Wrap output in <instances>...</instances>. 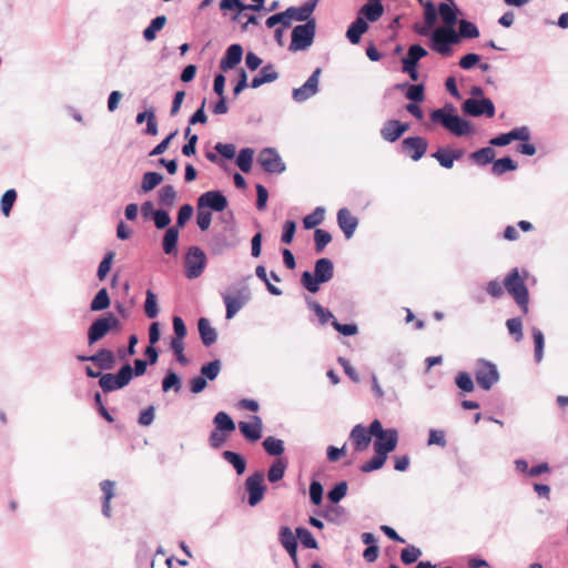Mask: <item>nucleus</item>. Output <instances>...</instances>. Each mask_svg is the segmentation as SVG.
<instances>
[{
	"instance_id": "obj_1",
	"label": "nucleus",
	"mask_w": 568,
	"mask_h": 568,
	"mask_svg": "<svg viewBox=\"0 0 568 568\" xmlns=\"http://www.w3.org/2000/svg\"><path fill=\"white\" fill-rule=\"evenodd\" d=\"M429 119L432 123L442 125L450 134L458 138L475 133L471 122L458 115L456 106L449 102L442 108L432 110Z\"/></svg>"
},
{
	"instance_id": "obj_2",
	"label": "nucleus",
	"mask_w": 568,
	"mask_h": 568,
	"mask_svg": "<svg viewBox=\"0 0 568 568\" xmlns=\"http://www.w3.org/2000/svg\"><path fill=\"white\" fill-rule=\"evenodd\" d=\"M221 296L226 307L225 317L231 320L248 303L252 293L250 286H229L221 292Z\"/></svg>"
},
{
	"instance_id": "obj_3",
	"label": "nucleus",
	"mask_w": 568,
	"mask_h": 568,
	"mask_svg": "<svg viewBox=\"0 0 568 568\" xmlns=\"http://www.w3.org/2000/svg\"><path fill=\"white\" fill-rule=\"evenodd\" d=\"M316 34V20L311 19L305 23L295 26L291 33V43L288 50L291 52L305 51L314 42Z\"/></svg>"
},
{
	"instance_id": "obj_4",
	"label": "nucleus",
	"mask_w": 568,
	"mask_h": 568,
	"mask_svg": "<svg viewBox=\"0 0 568 568\" xmlns=\"http://www.w3.org/2000/svg\"><path fill=\"white\" fill-rule=\"evenodd\" d=\"M133 377V369L130 364L123 365L118 373L101 375L99 385L104 393L113 392L126 386Z\"/></svg>"
},
{
	"instance_id": "obj_5",
	"label": "nucleus",
	"mask_w": 568,
	"mask_h": 568,
	"mask_svg": "<svg viewBox=\"0 0 568 568\" xmlns=\"http://www.w3.org/2000/svg\"><path fill=\"white\" fill-rule=\"evenodd\" d=\"M475 377L481 389L489 390L499 381V373L494 363L480 358L477 361Z\"/></svg>"
},
{
	"instance_id": "obj_6",
	"label": "nucleus",
	"mask_w": 568,
	"mask_h": 568,
	"mask_svg": "<svg viewBox=\"0 0 568 568\" xmlns=\"http://www.w3.org/2000/svg\"><path fill=\"white\" fill-rule=\"evenodd\" d=\"M462 112L467 116L479 118L486 115L487 118H493L496 109L489 98H468L462 103Z\"/></svg>"
},
{
	"instance_id": "obj_7",
	"label": "nucleus",
	"mask_w": 568,
	"mask_h": 568,
	"mask_svg": "<svg viewBox=\"0 0 568 568\" xmlns=\"http://www.w3.org/2000/svg\"><path fill=\"white\" fill-rule=\"evenodd\" d=\"M257 162L268 174H281L286 170L280 153L274 148L263 149L257 156Z\"/></svg>"
},
{
	"instance_id": "obj_8",
	"label": "nucleus",
	"mask_w": 568,
	"mask_h": 568,
	"mask_svg": "<svg viewBox=\"0 0 568 568\" xmlns=\"http://www.w3.org/2000/svg\"><path fill=\"white\" fill-rule=\"evenodd\" d=\"M206 262L205 253L199 246H191L185 256V275L189 280H194L201 275Z\"/></svg>"
},
{
	"instance_id": "obj_9",
	"label": "nucleus",
	"mask_w": 568,
	"mask_h": 568,
	"mask_svg": "<svg viewBox=\"0 0 568 568\" xmlns=\"http://www.w3.org/2000/svg\"><path fill=\"white\" fill-rule=\"evenodd\" d=\"M428 142L423 136H407L399 144V152L413 161H419L427 152Z\"/></svg>"
},
{
	"instance_id": "obj_10",
	"label": "nucleus",
	"mask_w": 568,
	"mask_h": 568,
	"mask_svg": "<svg viewBox=\"0 0 568 568\" xmlns=\"http://www.w3.org/2000/svg\"><path fill=\"white\" fill-rule=\"evenodd\" d=\"M245 490L247 493V504L252 507L256 506L264 497L266 486L264 484V474L255 471L245 480Z\"/></svg>"
},
{
	"instance_id": "obj_11",
	"label": "nucleus",
	"mask_w": 568,
	"mask_h": 568,
	"mask_svg": "<svg viewBox=\"0 0 568 568\" xmlns=\"http://www.w3.org/2000/svg\"><path fill=\"white\" fill-rule=\"evenodd\" d=\"M321 68H316L303 85L292 91V98L295 102L302 103L314 97L318 92Z\"/></svg>"
},
{
	"instance_id": "obj_12",
	"label": "nucleus",
	"mask_w": 568,
	"mask_h": 568,
	"mask_svg": "<svg viewBox=\"0 0 568 568\" xmlns=\"http://www.w3.org/2000/svg\"><path fill=\"white\" fill-rule=\"evenodd\" d=\"M196 203L210 212H223L229 205L227 197L220 190H211L202 193L197 197Z\"/></svg>"
},
{
	"instance_id": "obj_13",
	"label": "nucleus",
	"mask_w": 568,
	"mask_h": 568,
	"mask_svg": "<svg viewBox=\"0 0 568 568\" xmlns=\"http://www.w3.org/2000/svg\"><path fill=\"white\" fill-rule=\"evenodd\" d=\"M118 324L116 317L113 315L100 317L95 320L91 326L89 327L88 332V339L89 344L93 345L98 341H100L102 337H104L108 332L112 328V326H115Z\"/></svg>"
},
{
	"instance_id": "obj_14",
	"label": "nucleus",
	"mask_w": 568,
	"mask_h": 568,
	"mask_svg": "<svg viewBox=\"0 0 568 568\" xmlns=\"http://www.w3.org/2000/svg\"><path fill=\"white\" fill-rule=\"evenodd\" d=\"M146 219L152 220L158 230L169 229L172 221L166 209H154L153 203L150 201H144V220Z\"/></svg>"
},
{
	"instance_id": "obj_15",
	"label": "nucleus",
	"mask_w": 568,
	"mask_h": 568,
	"mask_svg": "<svg viewBox=\"0 0 568 568\" xmlns=\"http://www.w3.org/2000/svg\"><path fill=\"white\" fill-rule=\"evenodd\" d=\"M424 7V21L425 24L420 26L416 23L414 26V31L419 36H428L429 31L433 29L438 18V7L436 8L435 3L430 0H423L420 3Z\"/></svg>"
},
{
	"instance_id": "obj_16",
	"label": "nucleus",
	"mask_w": 568,
	"mask_h": 568,
	"mask_svg": "<svg viewBox=\"0 0 568 568\" xmlns=\"http://www.w3.org/2000/svg\"><path fill=\"white\" fill-rule=\"evenodd\" d=\"M78 361L80 362H93L95 363L101 369L110 371L115 367L116 365V356L114 353L110 349L102 348L94 355H78Z\"/></svg>"
},
{
	"instance_id": "obj_17",
	"label": "nucleus",
	"mask_w": 568,
	"mask_h": 568,
	"mask_svg": "<svg viewBox=\"0 0 568 568\" xmlns=\"http://www.w3.org/2000/svg\"><path fill=\"white\" fill-rule=\"evenodd\" d=\"M409 130V124L400 122L399 120H387L381 129V136L383 140L394 143Z\"/></svg>"
},
{
	"instance_id": "obj_18",
	"label": "nucleus",
	"mask_w": 568,
	"mask_h": 568,
	"mask_svg": "<svg viewBox=\"0 0 568 568\" xmlns=\"http://www.w3.org/2000/svg\"><path fill=\"white\" fill-rule=\"evenodd\" d=\"M240 433L248 442H257L262 437L263 422L257 415L251 416V422L239 423Z\"/></svg>"
},
{
	"instance_id": "obj_19",
	"label": "nucleus",
	"mask_w": 568,
	"mask_h": 568,
	"mask_svg": "<svg viewBox=\"0 0 568 568\" xmlns=\"http://www.w3.org/2000/svg\"><path fill=\"white\" fill-rule=\"evenodd\" d=\"M336 217L344 236L347 240L351 239L358 226V219L354 216L347 207L339 209Z\"/></svg>"
},
{
	"instance_id": "obj_20",
	"label": "nucleus",
	"mask_w": 568,
	"mask_h": 568,
	"mask_svg": "<svg viewBox=\"0 0 568 568\" xmlns=\"http://www.w3.org/2000/svg\"><path fill=\"white\" fill-rule=\"evenodd\" d=\"M438 12L444 23L443 28H452L459 22L458 17L462 11L455 3V0H452V2H440L438 4Z\"/></svg>"
},
{
	"instance_id": "obj_21",
	"label": "nucleus",
	"mask_w": 568,
	"mask_h": 568,
	"mask_svg": "<svg viewBox=\"0 0 568 568\" xmlns=\"http://www.w3.org/2000/svg\"><path fill=\"white\" fill-rule=\"evenodd\" d=\"M243 58V48L239 43L231 44L220 61V69L222 72H227L234 69Z\"/></svg>"
},
{
	"instance_id": "obj_22",
	"label": "nucleus",
	"mask_w": 568,
	"mask_h": 568,
	"mask_svg": "<svg viewBox=\"0 0 568 568\" xmlns=\"http://www.w3.org/2000/svg\"><path fill=\"white\" fill-rule=\"evenodd\" d=\"M398 443V432L395 428H388L387 433L375 439L374 450L387 456L395 450Z\"/></svg>"
},
{
	"instance_id": "obj_23",
	"label": "nucleus",
	"mask_w": 568,
	"mask_h": 568,
	"mask_svg": "<svg viewBox=\"0 0 568 568\" xmlns=\"http://www.w3.org/2000/svg\"><path fill=\"white\" fill-rule=\"evenodd\" d=\"M427 37H429V47L433 51L443 57L452 55L453 49H449L446 36L443 33L442 28H437L435 30L432 29Z\"/></svg>"
},
{
	"instance_id": "obj_24",
	"label": "nucleus",
	"mask_w": 568,
	"mask_h": 568,
	"mask_svg": "<svg viewBox=\"0 0 568 568\" xmlns=\"http://www.w3.org/2000/svg\"><path fill=\"white\" fill-rule=\"evenodd\" d=\"M317 4V0H307L300 7H288L286 11L293 21L306 22L307 20L313 19L312 13L315 10Z\"/></svg>"
},
{
	"instance_id": "obj_25",
	"label": "nucleus",
	"mask_w": 568,
	"mask_h": 568,
	"mask_svg": "<svg viewBox=\"0 0 568 568\" xmlns=\"http://www.w3.org/2000/svg\"><path fill=\"white\" fill-rule=\"evenodd\" d=\"M314 275L318 284L331 281L334 275V264L332 260L327 257L318 258L314 265Z\"/></svg>"
},
{
	"instance_id": "obj_26",
	"label": "nucleus",
	"mask_w": 568,
	"mask_h": 568,
	"mask_svg": "<svg viewBox=\"0 0 568 568\" xmlns=\"http://www.w3.org/2000/svg\"><path fill=\"white\" fill-rule=\"evenodd\" d=\"M278 77H280V74L275 70V67L272 63H267L264 67H262L260 73L257 75L253 77V79L250 82V87L252 89H257L265 83H271V82L276 81L278 79Z\"/></svg>"
},
{
	"instance_id": "obj_27",
	"label": "nucleus",
	"mask_w": 568,
	"mask_h": 568,
	"mask_svg": "<svg viewBox=\"0 0 568 568\" xmlns=\"http://www.w3.org/2000/svg\"><path fill=\"white\" fill-rule=\"evenodd\" d=\"M349 438L353 442L356 452L365 450L372 440L367 429L361 424L353 427Z\"/></svg>"
},
{
	"instance_id": "obj_28",
	"label": "nucleus",
	"mask_w": 568,
	"mask_h": 568,
	"mask_svg": "<svg viewBox=\"0 0 568 568\" xmlns=\"http://www.w3.org/2000/svg\"><path fill=\"white\" fill-rule=\"evenodd\" d=\"M384 13V7L382 3H364L358 12L357 18H362L365 22H376Z\"/></svg>"
},
{
	"instance_id": "obj_29",
	"label": "nucleus",
	"mask_w": 568,
	"mask_h": 568,
	"mask_svg": "<svg viewBox=\"0 0 568 568\" xmlns=\"http://www.w3.org/2000/svg\"><path fill=\"white\" fill-rule=\"evenodd\" d=\"M197 329H199L200 338L204 346L209 347L216 342V339H217L216 329L211 326V323L206 317L199 318Z\"/></svg>"
},
{
	"instance_id": "obj_30",
	"label": "nucleus",
	"mask_w": 568,
	"mask_h": 568,
	"mask_svg": "<svg viewBox=\"0 0 568 568\" xmlns=\"http://www.w3.org/2000/svg\"><path fill=\"white\" fill-rule=\"evenodd\" d=\"M368 23L362 18H355V20L348 26L346 30V38L352 44L359 43L362 36L368 30Z\"/></svg>"
},
{
	"instance_id": "obj_31",
	"label": "nucleus",
	"mask_w": 568,
	"mask_h": 568,
	"mask_svg": "<svg viewBox=\"0 0 568 568\" xmlns=\"http://www.w3.org/2000/svg\"><path fill=\"white\" fill-rule=\"evenodd\" d=\"M100 488L102 491V514L110 518L111 517V499L114 497L115 481L113 480H102L100 483Z\"/></svg>"
},
{
	"instance_id": "obj_32",
	"label": "nucleus",
	"mask_w": 568,
	"mask_h": 568,
	"mask_svg": "<svg viewBox=\"0 0 568 568\" xmlns=\"http://www.w3.org/2000/svg\"><path fill=\"white\" fill-rule=\"evenodd\" d=\"M179 230L175 226H170L163 235L162 250L168 255L178 252Z\"/></svg>"
},
{
	"instance_id": "obj_33",
	"label": "nucleus",
	"mask_w": 568,
	"mask_h": 568,
	"mask_svg": "<svg viewBox=\"0 0 568 568\" xmlns=\"http://www.w3.org/2000/svg\"><path fill=\"white\" fill-rule=\"evenodd\" d=\"M496 152L490 146H485L478 149L469 154V160H471L478 166H485L487 164L494 163Z\"/></svg>"
},
{
	"instance_id": "obj_34",
	"label": "nucleus",
	"mask_w": 568,
	"mask_h": 568,
	"mask_svg": "<svg viewBox=\"0 0 568 568\" xmlns=\"http://www.w3.org/2000/svg\"><path fill=\"white\" fill-rule=\"evenodd\" d=\"M176 200V191L173 185L166 184L158 190V204L161 207L170 209Z\"/></svg>"
},
{
	"instance_id": "obj_35",
	"label": "nucleus",
	"mask_w": 568,
	"mask_h": 568,
	"mask_svg": "<svg viewBox=\"0 0 568 568\" xmlns=\"http://www.w3.org/2000/svg\"><path fill=\"white\" fill-rule=\"evenodd\" d=\"M222 457L233 466L237 475L244 474L247 463L243 455L233 450H224Z\"/></svg>"
},
{
	"instance_id": "obj_36",
	"label": "nucleus",
	"mask_w": 568,
	"mask_h": 568,
	"mask_svg": "<svg viewBox=\"0 0 568 568\" xmlns=\"http://www.w3.org/2000/svg\"><path fill=\"white\" fill-rule=\"evenodd\" d=\"M518 168V163L513 160L510 156H504L497 160H494L491 166V173L496 176H500L506 172L515 171Z\"/></svg>"
},
{
	"instance_id": "obj_37",
	"label": "nucleus",
	"mask_w": 568,
	"mask_h": 568,
	"mask_svg": "<svg viewBox=\"0 0 568 568\" xmlns=\"http://www.w3.org/2000/svg\"><path fill=\"white\" fill-rule=\"evenodd\" d=\"M213 424L215 425V430L230 434L235 430L236 425L232 417L225 412H219L214 418Z\"/></svg>"
},
{
	"instance_id": "obj_38",
	"label": "nucleus",
	"mask_w": 568,
	"mask_h": 568,
	"mask_svg": "<svg viewBox=\"0 0 568 568\" xmlns=\"http://www.w3.org/2000/svg\"><path fill=\"white\" fill-rule=\"evenodd\" d=\"M511 297L521 307L524 313H528L529 293L527 286H505Z\"/></svg>"
},
{
	"instance_id": "obj_39",
	"label": "nucleus",
	"mask_w": 568,
	"mask_h": 568,
	"mask_svg": "<svg viewBox=\"0 0 568 568\" xmlns=\"http://www.w3.org/2000/svg\"><path fill=\"white\" fill-rule=\"evenodd\" d=\"M253 156L254 150L252 148H243L235 159V164L242 172L248 173L252 170Z\"/></svg>"
},
{
	"instance_id": "obj_40",
	"label": "nucleus",
	"mask_w": 568,
	"mask_h": 568,
	"mask_svg": "<svg viewBox=\"0 0 568 568\" xmlns=\"http://www.w3.org/2000/svg\"><path fill=\"white\" fill-rule=\"evenodd\" d=\"M181 388L182 382L180 376L172 369H169L162 379V390L164 393L173 390L174 393L178 394L180 393Z\"/></svg>"
},
{
	"instance_id": "obj_41",
	"label": "nucleus",
	"mask_w": 568,
	"mask_h": 568,
	"mask_svg": "<svg viewBox=\"0 0 568 568\" xmlns=\"http://www.w3.org/2000/svg\"><path fill=\"white\" fill-rule=\"evenodd\" d=\"M168 19L165 16H158L151 20L150 24L144 29V40L153 41L156 38L159 31H161Z\"/></svg>"
},
{
	"instance_id": "obj_42",
	"label": "nucleus",
	"mask_w": 568,
	"mask_h": 568,
	"mask_svg": "<svg viewBox=\"0 0 568 568\" xmlns=\"http://www.w3.org/2000/svg\"><path fill=\"white\" fill-rule=\"evenodd\" d=\"M220 9L222 11H234L233 21H237L242 18L243 12L246 11L245 3L242 0H221Z\"/></svg>"
},
{
	"instance_id": "obj_43",
	"label": "nucleus",
	"mask_w": 568,
	"mask_h": 568,
	"mask_svg": "<svg viewBox=\"0 0 568 568\" xmlns=\"http://www.w3.org/2000/svg\"><path fill=\"white\" fill-rule=\"evenodd\" d=\"M286 467L287 462L285 459H275L267 471L268 481L277 483L278 480H281L285 475Z\"/></svg>"
},
{
	"instance_id": "obj_44",
	"label": "nucleus",
	"mask_w": 568,
	"mask_h": 568,
	"mask_svg": "<svg viewBox=\"0 0 568 568\" xmlns=\"http://www.w3.org/2000/svg\"><path fill=\"white\" fill-rule=\"evenodd\" d=\"M324 217H325V207L316 206L315 210L311 214L304 216L303 226L305 230H312V229L316 227L317 225H320L324 221Z\"/></svg>"
},
{
	"instance_id": "obj_45",
	"label": "nucleus",
	"mask_w": 568,
	"mask_h": 568,
	"mask_svg": "<svg viewBox=\"0 0 568 568\" xmlns=\"http://www.w3.org/2000/svg\"><path fill=\"white\" fill-rule=\"evenodd\" d=\"M263 448L271 456H281L284 453V442L282 439L268 436L263 440Z\"/></svg>"
},
{
	"instance_id": "obj_46",
	"label": "nucleus",
	"mask_w": 568,
	"mask_h": 568,
	"mask_svg": "<svg viewBox=\"0 0 568 568\" xmlns=\"http://www.w3.org/2000/svg\"><path fill=\"white\" fill-rule=\"evenodd\" d=\"M526 281H529V274L527 272L524 273V276L519 274L518 268H513L501 282L497 278L489 281L487 284H525Z\"/></svg>"
},
{
	"instance_id": "obj_47",
	"label": "nucleus",
	"mask_w": 568,
	"mask_h": 568,
	"mask_svg": "<svg viewBox=\"0 0 568 568\" xmlns=\"http://www.w3.org/2000/svg\"><path fill=\"white\" fill-rule=\"evenodd\" d=\"M457 24L459 31L458 36H462L464 39H476L480 34L478 27L469 20L462 19Z\"/></svg>"
},
{
	"instance_id": "obj_48",
	"label": "nucleus",
	"mask_w": 568,
	"mask_h": 568,
	"mask_svg": "<svg viewBox=\"0 0 568 568\" xmlns=\"http://www.w3.org/2000/svg\"><path fill=\"white\" fill-rule=\"evenodd\" d=\"M159 313L160 307L158 305L156 295L151 290H148L144 300V315L149 318H155Z\"/></svg>"
},
{
	"instance_id": "obj_49",
	"label": "nucleus",
	"mask_w": 568,
	"mask_h": 568,
	"mask_svg": "<svg viewBox=\"0 0 568 568\" xmlns=\"http://www.w3.org/2000/svg\"><path fill=\"white\" fill-rule=\"evenodd\" d=\"M222 369V363L220 359H214L201 366L200 374L206 381H214L219 376Z\"/></svg>"
},
{
	"instance_id": "obj_50",
	"label": "nucleus",
	"mask_w": 568,
	"mask_h": 568,
	"mask_svg": "<svg viewBox=\"0 0 568 568\" xmlns=\"http://www.w3.org/2000/svg\"><path fill=\"white\" fill-rule=\"evenodd\" d=\"M332 235L328 231L323 229H315L314 231V242H315V252L322 253L324 248L331 243Z\"/></svg>"
},
{
	"instance_id": "obj_51",
	"label": "nucleus",
	"mask_w": 568,
	"mask_h": 568,
	"mask_svg": "<svg viewBox=\"0 0 568 568\" xmlns=\"http://www.w3.org/2000/svg\"><path fill=\"white\" fill-rule=\"evenodd\" d=\"M295 532H296V537L300 539L301 544L305 548H310V549L318 548V542L316 541V539L313 537L312 532L308 529H306L304 527H297L295 529Z\"/></svg>"
},
{
	"instance_id": "obj_52",
	"label": "nucleus",
	"mask_w": 568,
	"mask_h": 568,
	"mask_svg": "<svg viewBox=\"0 0 568 568\" xmlns=\"http://www.w3.org/2000/svg\"><path fill=\"white\" fill-rule=\"evenodd\" d=\"M386 459L387 456L383 455L379 452H375V455L368 462L364 463L361 466V470L363 473H371L373 470L381 469L384 466Z\"/></svg>"
},
{
	"instance_id": "obj_53",
	"label": "nucleus",
	"mask_w": 568,
	"mask_h": 568,
	"mask_svg": "<svg viewBox=\"0 0 568 568\" xmlns=\"http://www.w3.org/2000/svg\"><path fill=\"white\" fill-rule=\"evenodd\" d=\"M531 333L535 343V361L540 363L544 356L545 336L537 327H532Z\"/></svg>"
},
{
	"instance_id": "obj_54",
	"label": "nucleus",
	"mask_w": 568,
	"mask_h": 568,
	"mask_svg": "<svg viewBox=\"0 0 568 568\" xmlns=\"http://www.w3.org/2000/svg\"><path fill=\"white\" fill-rule=\"evenodd\" d=\"M347 483L345 480L337 483L328 493V500L336 505L338 504L347 494Z\"/></svg>"
},
{
	"instance_id": "obj_55",
	"label": "nucleus",
	"mask_w": 568,
	"mask_h": 568,
	"mask_svg": "<svg viewBox=\"0 0 568 568\" xmlns=\"http://www.w3.org/2000/svg\"><path fill=\"white\" fill-rule=\"evenodd\" d=\"M194 209L191 204L186 203L180 206L176 215L175 227L182 229L191 220Z\"/></svg>"
},
{
	"instance_id": "obj_56",
	"label": "nucleus",
	"mask_w": 568,
	"mask_h": 568,
	"mask_svg": "<svg viewBox=\"0 0 568 568\" xmlns=\"http://www.w3.org/2000/svg\"><path fill=\"white\" fill-rule=\"evenodd\" d=\"M422 556L420 548L409 545L400 551V560L405 565H412Z\"/></svg>"
},
{
	"instance_id": "obj_57",
	"label": "nucleus",
	"mask_w": 568,
	"mask_h": 568,
	"mask_svg": "<svg viewBox=\"0 0 568 568\" xmlns=\"http://www.w3.org/2000/svg\"><path fill=\"white\" fill-rule=\"evenodd\" d=\"M405 98L410 102H423L425 100V87L423 83L410 84L405 91Z\"/></svg>"
},
{
	"instance_id": "obj_58",
	"label": "nucleus",
	"mask_w": 568,
	"mask_h": 568,
	"mask_svg": "<svg viewBox=\"0 0 568 568\" xmlns=\"http://www.w3.org/2000/svg\"><path fill=\"white\" fill-rule=\"evenodd\" d=\"M432 158L436 159L439 165L444 169H452L454 166V161L450 155L449 149L438 148L436 152L432 154Z\"/></svg>"
},
{
	"instance_id": "obj_59",
	"label": "nucleus",
	"mask_w": 568,
	"mask_h": 568,
	"mask_svg": "<svg viewBox=\"0 0 568 568\" xmlns=\"http://www.w3.org/2000/svg\"><path fill=\"white\" fill-rule=\"evenodd\" d=\"M280 542L285 550L297 547V537L293 535L290 527L283 526L280 529Z\"/></svg>"
},
{
	"instance_id": "obj_60",
	"label": "nucleus",
	"mask_w": 568,
	"mask_h": 568,
	"mask_svg": "<svg viewBox=\"0 0 568 568\" xmlns=\"http://www.w3.org/2000/svg\"><path fill=\"white\" fill-rule=\"evenodd\" d=\"M212 222V213L196 203V224L201 231L209 230Z\"/></svg>"
},
{
	"instance_id": "obj_61",
	"label": "nucleus",
	"mask_w": 568,
	"mask_h": 568,
	"mask_svg": "<svg viewBox=\"0 0 568 568\" xmlns=\"http://www.w3.org/2000/svg\"><path fill=\"white\" fill-rule=\"evenodd\" d=\"M321 516L328 523H337L339 518L345 517V509L342 506H327Z\"/></svg>"
},
{
	"instance_id": "obj_62",
	"label": "nucleus",
	"mask_w": 568,
	"mask_h": 568,
	"mask_svg": "<svg viewBox=\"0 0 568 568\" xmlns=\"http://www.w3.org/2000/svg\"><path fill=\"white\" fill-rule=\"evenodd\" d=\"M506 327L516 342H520L523 339V323L519 317L507 320Z\"/></svg>"
},
{
	"instance_id": "obj_63",
	"label": "nucleus",
	"mask_w": 568,
	"mask_h": 568,
	"mask_svg": "<svg viewBox=\"0 0 568 568\" xmlns=\"http://www.w3.org/2000/svg\"><path fill=\"white\" fill-rule=\"evenodd\" d=\"M17 200V192L13 189H10L4 192L1 197V212L4 216H9L11 209Z\"/></svg>"
},
{
	"instance_id": "obj_64",
	"label": "nucleus",
	"mask_w": 568,
	"mask_h": 568,
	"mask_svg": "<svg viewBox=\"0 0 568 568\" xmlns=\"http://www.w3.org/2000/svg\"><path fill=\"white\" fill-rule=\"evenodd\" d=\"M110 304V298L106 290L103 287L100 290L91 303V310L93 311H102L106 308Z\"/></svg>"
}]
</instances>
